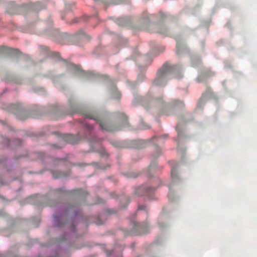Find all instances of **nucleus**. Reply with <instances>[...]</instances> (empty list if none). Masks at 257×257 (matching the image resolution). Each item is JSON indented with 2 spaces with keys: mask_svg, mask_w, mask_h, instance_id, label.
Segmentation results:
<instances>
[{
  "mask_svg": "<svg viewBox=\"0 0 257 257\" xmlns=\"http://www.w3.org/2000/svg\"><path fill=\"white\" fill-rule=\"evenodd\" d=\"M176 131H178V126H176Z\"/></svg>",
  "mask_w": 257,
  "mask_h": 257,
  "instance_id": "nucleus-17",
  "label": "nucleus"
},
{
  "mask_svg": "<svg viewBox=\"0 0 257 257\" xmlns=\"http://www.w3.org/2000/svg\"><path fill=\"white\" fill-rule=\"evenodd\" d=\"M176 48H177V54L178 55H179L180 54V51L181 50V49H183L184 48L183 47H182L180 44L179 43V42H177V45H176Z\"/></svg>",
  "mask_w": 257,
  "mask_h": 257,
  "instance_id": "nucleus-10",
  "label": "nucleus"
},
{
  "mask_svg": "<svg viewBox=\"0 0 257 257\" xmlns=\"http://www.w3.org/2000/svg\"><path fill=\"white\" fill-rule=\"evenodd\" d=\"M64 139L68 143L72 144H76L79 142L78 137L71 134L66 135Z\"/></svg>",
  "mask_w": 257,
  "mask_h": 257,
  "instance_id": "nucleus-5",
  "label": "nucleus"
},
{
  "mask_svg": "<svg viewBox=\"0 0 257 257\" xmlns=\"http://www.w3.org/2000/svg\"><path fill=\"white\" fill-rule=\"evenodd\" d=\"M120 97H121L120 93L118 92H117L116 93V97H115L114 98L117 99H119L120 98Z\"/></svg>",
  "mask_w": 257,
  "mask_h": 257,
  "instance_id": "nucleus-13",
  "label": "nucleus"
},
{
  "mask_svg": "<svg viewBox=\"0 0 257 257\" xmlns=\"http://www.w3.org/2000/svg\"><path fill=\"white\" fill-rule=\"evenodd\" d=\"M170 165H171V177L172 179H175L177 178V170H176V167L177 166L176 164H175L174 162H170Z\"/></svg>",
  "mask_w": 257,
  "mask_h": 257,
  "instance_id": "nucleus-7",
  "label": "nucleus"
},
{
  "mask_svg": "<svg viewBox=\"0 0 257 257\" xmlns=\"http://www.w3.org/2000/svg\"><path fill=\"white\" fill-rule=\"evenodd\" d=\"M156 32L157 33L164 34V35H167L168 30L166 27H165L164 25H159L158 26L156 27Z\"/></svg>",
  "mask_w": 257,
  "mask_h": 257,
  "instance_id": "nucleus-6",
  "label": "nucleus"
},
{
  "mask_svg": "<svg viewBox=\"0 0 257 257\" xmlns=\"http://www.w3.org/2000/svg\"><path fill=\"white\" fill-rule=\"evenodd\" d=\"M56 173H57V172L53 173V176L54 178L56 179V178H59L61 176V175L60 174L59 175H56Z\"/></svg>",
  "mask_w": 257,
  "mask_h": 257,
  "instance_id": "nucleus-12",
  "label": "nucleus"
},
{
  "mask_svg": "<svg viewBox=\"0 0 257 257\" xmlns=\"http://www.w3.org/2000/svg\"><path fill=\"white\" fill-rule=\"evenodd\" d=\"M120 116L122 117V120L124 122V126H127L128 125V122H127V117L125 116V115L123 113H120Z\"/></svg>",
  "mask_w": 257,
  "mask_h": 257,
  "instance_id": "nucleus-8",
  "label": "nucleus"
},
{
  "mask_svg": "<svg viewBox=\"0 0 257 257\" xmlns=\"http://www.w3.org/2000/svg\"><path fill=\"white\" fill-rule=\"evenodd\" d=\"M175 66H169L167 64H165L162 68H161L157 73V76L154 81V84L156 85H161L163 82L166 84L165 80V76L169 73L175 69Z\"/></svg>",
  "mask_w": 257,
  "mask_h": 257,
  "instance_id": "nucleus-1",
  "label": "nucleus"
},
{
  "mask_svg": "<svg viewBox=\"0 0 257 257\" xmlns=\"http://www.w3.org/2000/svg\"><path fill=\"white\" fill-rule=\"evenodd\" d=\"M62 220V218L61 217H57L55 216V221L56 222V225L60 227L62 226V224H61L59 222Z\"/></svg>",
  "mask_w": 257,
  "mask_h": 257,
  "instance_id": "nucleus-9",
  "label": "nucleus"
},
{
  "mask_svg": "<svg viewBox=\"0 0 257 257\" xmlns=\"http://www.w3.org/2000/svg\"><path fill=\"white\" fill-rule=\"evenodd\" d=\"M154 190V188H145L144 187L141 186L137 190L136 193L138 195H149Z\"/></svg>",
  "mask_w": 257,
  "mask_h": 257,
  "instance_id": "nucleus-3",
  "label": "nucleus"
},
{
  "mask_svg": "<svg viewBox=\"0 0 257 257\" xmlns=\"http://www.w3.org/2000/svg\"><path fill=\"white\" fill-rule=\"evenodd\" d=\"M86 127L88 128V129L89 130H91L93 128V126L92 125H88L87 124H86Z\"/></svg>",
  "mask_w": 257,
  "mask_h": 257,
  "instance_id": "nucleus-14",
  "label": "nucleus"
},
{
  "mask_svg": "<svg viewBox=\"0 0 257 257\" xmlns=\"http://www.w3.org/2000/svg\"><path fill=\"white\" fill-rule=\"evenodd\" d=\"M19 9V6L12 3L9 5L7 9V12L10 15L18 14H19L18 11Z\"/></svg>",
  "mask_w": 257,
  "mask_h": 257,
  "instance_id": "nucleus-4",
  "label": "nucleus"
},
{
  "mask_svg": "<svg viewBox=\"0 0 257 257\" xmlns=\"http://www.w3.org/2000/svg\"><path fill=\"white\" fill-rule=\"evenodd\" d=\"M160 155V152H159L158 156H159Z\"/></svg>",
  "mask_w": 257,
  "mask_h": 257,
  "instance_id": "nucleus-18",
  "label": "nucleus"
},
{
  "mask_svg": "<svg viewBox=\"0 0 257 257\" xmlns=\"http://www.w3.org/2000/svg\"><path fill=\"white\" fill-rule=\"evenodd\" d=\"M144 19H150V17H149L148 16H147L146 18H145Z\"/></svg>",
  "mask_w": 257,
  "mask_h": 257,
  "instance_id": "nucleus-16",
  "label": "nucleus"
},
{
  "mask_svg": "<svg viewBox=\"0 0 257 257\" xmlns=\"http://www.w3.org/2000/svg\"><path fill=\"white\" fill-rule=\"evenodd\" d=\"M142 228V225L140 224L139 223L135 224V229H141Z\"/></svg>",
  "mask_w": 257,
  "mask_h": 257,
  "instance_id": "nucleus-11",
  "label": "nucleus"
},
{
  "mask_svg": "<svg viewBox=\"0 0 257 257\" xmlns=\"http://www.w3.org/2000/svg\"><path fill=\"white\" fill-rule=\"evenodd\" d=\"M85 117L86 118H90L95 120L99 123V125L101 128L107 132H113L120 130V128H117L105 121L100 120L95 113L88 112L85 114Z\"/></svg>",
  "mask_w": 257,
  "mask_h": 257,
  "instance_id": "nucleus-2",
  "label": "nucleus"
},
{
  "mask_svg": "<svg viewBox=\"0 0 257 257\" xmlns=\"http://www.w3.org/2000/svg\"><path fill=\"white\" fill-rule=\"evenodd\" d=\"M146 208V207L145 206H139V210H145Z\"/></svg>",
  "mask_w": 257,
  "mask_h": 257,
  "instance_id": "nucleus-15",
  "label": "nucleus"
}]
</instances>
